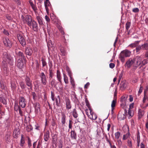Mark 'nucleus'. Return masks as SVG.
Here are the masks:
<instances>
[{"instance_id": "1", "label": "nucleus", "mask_w": 148, "mask_h": 148, "mask_svg": "<svg viewBox=\"0 0 148 148\" xmlns=\"http://www.w3.org/2000/svg\"><path fill=\"white\" fill-rule=\"evenodd\" d=\"M6 58L7 59H6V61L3 60L2 62V67L3 68H6V67L7 66V62H8L11 65H12L13 63V59L11 57L7 55Z\"/></svg>"}, {"instance_id": "2", "label": "nucleus", "mask_w": 148, "mask_h": 148, "mask_svg": "<svg viewBox=\"0 0 148 148\" xmlns=\"http://www.w3.org/2000/svg\"><path fill=\"white\" fill-rule=\"evenodd\" d=\"M23 22L27 24L30 27L32 25V23L33 21L32 16L30 15H27L23 16H22Z\"/></svg>"}, {"instance_id": "3", "label": "nucleus", "mask_w": 148, "mask_h": 148, "mask_svg": "<svg viewBox=\"0 0 148 148\" xmlns=\"http://www.w3.org/2000/svg\"><path fill=\"white\" fill-rule=\"evenodd\" d=\"M18 39L20 43L23 47H25L26 44V41L23 36L20 34L17 35Z\"/></svg>"}, {"instance_id": "4", "label": "nucleus", "mask_w": 148, "mask_h": 148, "mask_svg": "<svg viewBox=\"0 0 148 148\" xmlns=\"http://www.w3.org/2000/svg\"><path fill=\"white\" fill-rule=\"evenodd\" d=\"M25 81L26 85L29 87V88L31 90H32V81L27 76H26L25 79Z\"/></svg>"}, {"instance_id": "5", "label": "nucleus", "mask_w": 148, "mask_h": 148, "mask_svg": "<svg viewBox=\"0 0 148 148\" xmlns=\"http://www.w3.org/2000/svg\"><path fill=\"white\" fill-rule=\"evenodd\" d=\"M89 110L90 111V114L88 116V117L90 119L95 120L97 118V115L95 113L92 112V109L89 108Z\"/></svg>"}, {"instance_id": "6", "label": "nucleus", "mask_w": 148, "mask_h": 148, "mask_svg": "<svg viewBox=\"0 0 148 148\" xmlns=\"http://www.w3.org/2000/svg\"><path fill=\"white\" fill-rule=\"evenodd\" d=\"M141 58L139 56H136L135 58L133 59V61L134 63H136V65L135 66L136 67L140 65H141Z\"/></svg>"}, {"instance_id": "7", "label": "nucleus", "mask_w": 148, "mask_h": 148, "mask_svg": "<svg viewBox=\"0 0 148 148\" xmlns=\"http://www.w3.org/2000/svg\"><path fill=\"white\" fill-rule=\"evenodd\" d=\"M26 101L25 99L23 97H21L19 100V104L22 108H24L26 106Z\"/></svg>"}, {"instance_id": "8", "label": "nucleus", "mask_w": 148, "mask_h": 148, "mask_svg": "<svg viewBox=\"0 0 148 148\" xmlns=\"http://www.w3.org/2000/svg\"><path fill=\"white\" fill-rule=\"evenodd\" d=\"M3 42L4 45L6 47L10 48L12 46V43L11 41L8 38H5L3 39Z\"/></svg>"}, {"instance_id": "9", "label": "nucleus", "mask_w": 148, "mask_h": 148, "mask_svg": "<svg viewBox=\"0 0 148 148\" xmlns=\"http://www.w3.org/2000/svg\"><path fill=\"white\" fill-rule=\"evenodd\" d=\"M131 52L128 50H123L122 51L120 54V56L124 57H129L130 55Z\"/></svg>"}, {"instance_id": "10", "label": "nucleus", "mask_w": 148, "mask_h": 148, "mask_svg": "<svg viewBox=\"0 0 148 148\" xmlns=\"http://www.w3.org/2000/svg\"><path fill=\"white\" fill-rule=\"evenodd\" d=\"M41 78V81L42 83L44 85H46L47 83V78L46 77L43 72L41 73L40 76Z\"/></svg>"}, {"instance_id": "11", "label": "nucleus", "mask_w": 148, "mask_h": 148, "mask_svg": "<svg viewBox=\"0 0 148 148\" xmlns=\"http://www.w3.org/2000/svg\"><path fill=\"white\" fill-rule=\"evenodd\" d=\"M16 54L17 57L19 58V59H21L22 60H23L25 61H26V56L23 52L19 51Z\"/></svg>"}, {"instance_id": "12", "label": "nucleus", "mask_w": 148, "mask_h": 148, "mask_svg": "<svg viewBox=\"0 0 148 148\" xmlns=\"http://www.w3.org/2000/svg\"><path fill=\"white\" fill-rule=\"evenodd\" d=\"M32 29L33 30L36 32H37L38 30V24L34 20L33 21L32 23Z\"/></svg>"}, {"instance_id": "13", "label": "nucleus", "mask_w": 148, "mask_h": 148, "mask_svg": "<svg viewBox=\"0 0 148 148\" xmlns=\"http://www.w3.org/2000/svg\"><path fill=\"white\" fill-rule=\"evenodd\" d=\"M65 101L66 108L67 109H69L71 108V102L69 99L67 97L65 98Z\"/></svg>"}, {"instance_id": "14", "label": "nucleus", "mask_w": 148, "mask_h": 148, "mask_svg": "<svg viewBox=\"0 0 148 148\" xmlns=\"http://www.w3.org/2000/svg\"><path fill=\"white\" fill-rule=\"evenodd\" d=\"M20 134V130L18 128H16L14 130L13 135L14 138H17Z\"/></svg>"}, {"instance_id": "15", "label": "nucleus", "mask_w": 148, "mask_h": 148, "mask_svg": "<svg viewBox=\"0 0 148 148\" xmlns=\"http://www.w3.org/2000/svg\"><path fill=\"white\" fill-rule=\"evenodd\" d=\"M32 49L29 47H27L25 49V53L28 56H31L32 55Z\"/></svg>"}, {"instance_id": "16", "label": "nucleus", "mask_w": 148, "mask_h": 148, "mask_svg": "<svg viewBox=\"0 0 148 148\" xmlns=\"http://www.w3.org/2000/svg\"><path fill=\"white\" fill-rule=\"evenodd\" d=\"M23 60L21 59H19L17 61V66L21 69L23 67Z\"/></svg>"}, {"instance_id": "17", "label": "nucleus", "mask_w": 148, "mask_h": 148, "mask_svg": "<svg viewBox=\"0 0 148 148\" xmlns=\"http://www.w3.org/2000/svg\"><path fill=\"white\" fill-rule=\"evenodd\" d=\"M44 140L46 142L48 141L49 138V131L46 132L44 135Z\"/></svg>"}, {"instance_id": "18", "label": "nucleus", "mask_w": 148, "mask_h": 148, "mask_svg": "<svg viewBox=\"0 0 148 148\" xmlns=\"http://www.w3.org/2000/svg\"><path fill=\"white\" fill-rule=\"evenodd\" d=\"M36 18L38 23L40 25H44L42 21V18L40 16H37Z\"/></svg>"}, {"instance_id": "19", "label": "nucleus", "mask_w": 148, "mask_h": 148, "mask_svg": "<svg viewBox=\"0 0 148 148\" xmlns=\"http://www.w3.org/2000/svg\"><path fill=\"white\" fill-rule=\"evenodd\" d=\"M44 5L45 9L47 12L48 11V6H49L50 4V2L49 0H46L44 2Z\"/></svg>"}, {"instance_id": "20", "label": "nucleus", "mask_w": 148, "mask_h": 148, "mask_svg": "<svg viewBox=\"0 0 148 148\" xmlns=\"http://www.w3.org/2000/svg\"><path fill=\"white\" fill-rule=\"evenodd\" d=\"M134 63L133 59L131 60H129L126 63L125 66H127L128 68L130 67L131 65Z\"/></svg>"}, {"instance_id": "21", "label": "nucleus", "mask_w": 148, "mask_h": 148, "mask_svg": "<svg viewBox=\"0 0 148 148\" xmlns=\"http://www.w3.org/2000/svg\"><path fill=\"white\" fill-rule=\"evenodd\" d=\"M71 136L72 139L76 140L77 139V135L75 131L72 130L71 132Z\"/></svg>"}, {"instance_id": "22", "label": "nucleus", "mask_w": 148, "mask_h": 148, "mask_svg": "<svg viewBox=\"0 0 148 148\" xmlns=\"http://www.w3.org/2000/svg\"><path fill=\"white\" fill-rule=\"evenodd\" d=\"M127 84L125 81L121 82L120 84V87L123 90L126 87Z\"/></svg>"}, {"instance_id": "23", "label": "nucleus", "mask_w": 148, "mask_h": 148, "mask_svg": "<svg viewBox=\"0 0 148 148\" xmlns=\"http://www.w3.org/2000/svg\"><path fill=\"white\" fill-rule=\"evenodd\" d=\"M57 77L59 81L61 83V73L60 71L58 70L57 71Z\"/></svg>"}, {"instance_id": "24", "label": "nucleus", "mask_w": 148, "mask_h": 148, "mask_svg": "<svg viewBox=\"0 0 148 148\" xmlns=\"http://www.w3.org/2000/svg\"><path fill=\"white\" fill-rule=\"evenodd\" d=\"M34 107L35 111L36 112H38L39 111H40V104L38 103H36L35 104Z\"/></svg>"}, {"instance_id": "25", "label": "nucleus", "mask_w": 148, "mask_h": 148, "mask_svg": "<svg viewBox=\"0 0 148 148\" xmlns=\"http://www.w3.org/2000/svg\"><path fill=\"white\" fill-rule=\"evenodd\" d=\"M0 101L4 104L6 105L7 104L6 100L4 99L3 96L2 95H0Z\"/></svg>"}, {"instance_id": "26", "label": "nucleus", "mask_w": 148, "mask_h": 148, "mask_svg": "<svg viewBox=\"0 0 148 148\" xmlns=\"http://www.w3.org/2000/svg\"><path fill=\"white\" fill-rule=\"evenodd\" d=\"M66 116L64 114H62L61 122L63 125L65 124V123Z\"/></svg>"}, {"instance_id": "27", "label": "nucleus", "mask_w": 148, "mask_h": 148, "mask_svg": "<svg viewBox=\"0 0 148 148\" xmlns=\"http://www.w3.org/2000/svg\"><path fill=\"white\" fill-rule=\"evenodd\" d=\"M51 19L54 22V23H56L58 21V19L54 15L52 14V15L51 16Z\"/></svg>"}, {"instance_id": "28", "label": "nucleus", "mask_w": 148, "mask_h": 148, "mask_svg": "<svg viewBox=\"0 0 148 148\" xmlns=\"http://www.w3.org/2000/svg\"><path fill=\"white\" fill-rule=\"evenodd\" d=\"M6 85L4 82H0V87L1 89L5 90L6 88Z\"/></svg>"}, {"instance_id": "29", "label": "nucleus", "mask_w": 148, "mask_h": 148, "mask_svg": "<svg viewBox=\"0 0 148 148\" xmlns=\"http://www.w3.org/2000/svg\"><path fill=\"white\" fill-rule=\"evenodd\" d=\"M33 127L31 125H29L27 126L26 127V129L27 132H29L32 130Z\"/></svg>"}, {"instance_id": "30", "label": "nucleus", "mask_w": 148, "mask_h": 148, "mask_svg": "<svg viewBox=\"0 0 148 148\" xmlns=\"http://www.w3.org/2000/svg\"><path fill=\"white\" fill-rule=\"evenodd\" d=\"M139 41H135L134 43L131 44L130 45V46L131 47H135L138 46Z\"/></svg>"}, {"instance_id": "31", "label": "nucleus", "mask_w": 148, "mask_h": 148, "mask_svg": "<svg viewBox=\"0 0 148 148\" xmlns=\"http://www.w3.org/2000/svg\"><path fill=\"white\" fill-rule=\"evenodd\" d=\"M60 50L62 53V55L64 56L65 55V51L64 47H62L60 48Z\"/></svg>"}, {"instance_id": "32", "label": "nucleus", "mask_w": 148, "mask_h": 148, "mask_svg": "<svg viewBox=\"0 0 148 148\" xmlns=\"http://www.w3.org/2000/svg\"><path fill=\"white\" fill-rule=\"evenodd\" d=\"M141 46L142 49L143 50H146L148 49V44L147 43L144 44Z\"/></svg>"}, {"instance_id": "33", "label": "nucleus", "mask_w": 148, "mask_h": 148, "mask_svg": "<svg viewBox=\"0 0 148 148\" xmlns=\"http://www.w3.org/2000/svg\"><path fill=\"white\" fill-rule=\"evenodd\" d=\"M25 142L24 138L23 137V135H21V138L20 142V145L21 147L23 146V145L25 143Z\"/></svg>"}, {"instance_id": "34", "label": "nucleus", "mask_w": 148, "mask_h": 148, "mask_svg": "<svg viewBox=\"0 0 148 148\" xmlns=\"http://www.w3.org/2000/svg\"><path fill=\"white\" fill-rule=\"evenodd\" d=\"M10 133L9 132H8L6 136H5V138L6 139V140L9 142V140L10 139Z\"/></svg>"}, {"instance_id": "35", "label": "nucleus", "mask_w": 148, "mask_h": 148, "mask_svg": "<svg viewBox=\"0 0 148 148\" xmlns=\"http://www.w3.org/2000/svg\"><path fill=\"white\" fill-rule=\"evenodd\" d=\"M144 114V112L143 111H139L138 112V118L139 119H140L142 116Z\"/></svg>"}, {"instance_id": "36", "label": "nucleus", "mask_w": 148, "mask_h": 148, "mask_svg": "<svg viewBox=\"0 0 148 148\" xmlns=\"http://www.w3.org/2000/svg\"><path fill=\"white\" fill-rule=\"evenodd\" d=\"M63 76L64 77V81L65 83L66 84H67L68 83L69 81L68 80V78L66 75L64 74H63Z\"/></svg>"}, {"instance_id": "37", "label": "nucleus", "mask_w": 148, "mask_h": 148, "mask_svg": "<svg viewBox=\"0 0 148 148\" xmlns=\"http://www.w3.org/2000/svg\"><path fill=\"white\" fill-rule=\"evenodd\" d=\"M116 99H114L112 102L111 107L112 108H114L115 106L116 103Z\"/></svg>"}, {"instance_id": "38", "label": "nucleus", "mask_w": 148, "mask_h": 148, "mask_svg": "<svg viewBox=\"0 0 148 148\" xmlns=\"http://www.w3.org/2000/svg\"><path fill=\"white\" fill-rule=\"evenodd\" d=\"M73 116L75 118H76L77 117L78 114L77 113V112L75 109H74L73 110Z\"/></svg>"}, {"instance_id": "39", "label": "nucleus", "mask_w": 148, "mask_h": 148, "mask_svg": "<svg viewBox=\"0 0 148 148\" xmlns=\"http://www.w3.org/2000/svg\"><path fill=\"white\" fill-rule=\"evenodd\" d=\"M131 23L130 22H127L126 24V30H128L130 26Z\"/></svg>"}, {"instance_id": "40", "label": "nucleus", "mask_w": 148, "mask_h": 148, "mask_svg": "<svg viewBox=\"0 0 148 148\" xmlns=\"http://www.w3.org/2000/svg\"><path fill=\"white\" fill-rule=\"evenodd\" d=\"M130 133L128 132V133H127L126 134L123 135V139L124 140H126L130 136Z\"/></svg>"}, {"instance_id": "41", "label": "nucleus", "mask_w": 148, "mask_h": 148, "mask_svg": "<svg viewBox=\"0 0 148 148\" xmlns=\"http://www.w3.org/2000/svg\"><path fill=\"white\" fill-rule=\"evenodd\" d=\"M20 85L22 89H25V88L26 86L23 82H20Z\"/></svg>"}, {"instance_id": "42", "label": "nucleus", "mask_w": 148, "mask_h": 148, "mask_svg": "<svg viewBox=\"0 0 148 148\" xmlns=\"http://www.w3.org/2000/svg\"><path fill=\"white\" fill-rule=\"evenodd\" d=\"M32 94L33 96V99L35 100L37 99V96L35 93V92H32Z\"/></svg>"}, {"instance_id": "43", "label": "nucleus", "mask_w": 148, "mask_h": 148, "mask_svg": "<svg viewBox=\"0 0 148 148\" xmlns=\"http://www.w3.org/2000/svg\"><path fill=\"white\" fill-rule=\"evenodd\" d=\"M14 110L16 111H17L20 108V107L17 104H15L14 106Z\"/></svg>"}, {"instance_id": "44", "label": "nucleus", "mask_w": 148, "mask_h": 148, "mask_svg": "<svg viewBox=\"0 0 148 148\" xmlns=\"http://www.w3.org/2000/svg\"><path fill=\"white\" fill-rule=\"evenodd\" d=\"M16 85L14 82H11V87L13 89L15 88Z\"/></svg>"}, {"instance_id": "45", "label": "nucleus", "mask_w": 148, "mask_h": 148, "mask_svg": "<svg viewBox=\"0 0 148 148\" xmlns=\"http://www.w3.org/2000/svg\"><path fill=\"white\" fill-rule=\"evenodd\" d=\"M127 98V97H125V96H122L121 98V102H125V100Z\"/></svg>"}, {"instance_id": "46", "label": "nucleus", "mask_w": 148, "mask_h": 148, "mask_svg": "<svg viewBox=\"0 0 148 148\" xmlns=\"http://www.w3.org/2000/svg\"><path fill=\"white\" fill-rule=\"evenodd\" d=\"M70 80L71 84L73 86V87H74L75 86V84L74 79L72 78V77H71L70 78Z\"/></svg>"}, {"instance_id": "47", "label": "nucleus", "mask_w": 148, "mask_h": 148, "mask_svg": "<svg viewBox=\"0 0 148 148\" xmlns=\"http://www.w3.org/2000/svg\"><path fill=\"white\" fill-rule=\"evenodd\" d=\"M49 78H52L53 75V74L52 72V69H51V68L49 70Z\"/></svg>"}, {"instance_id": "48", "label": "nucleus", "mask_w": 148, "mask_h": 148, "mask_svg": "<svg viewBox=\"0 0 148 148\" xmlns=\"http://www.w3.org/2000/svg\"><path fill=\"white\" fill-rule=\"evenodd\" d=\"M115 138L117 139L119 138L120 136V133L119 132H117L115 134Z\"/></svg>"}, {"instance_id": "49", "label": "nucleus", "mask_w": 148, "mask_h": 148, "mask_svg": "<svg viewBox=\"0 0 148 148\" xmlns=\"http://www.w3.org/2000/svg\"><path fill=\"white\" fill-rule=\"evenodd\" d=\"M51 98L52 101L54 102L55 99L54 94L53 93V92L52 91H51Z\"/></svg>"}, {"instance_id": "50", "label": "nucleus", "mask_w": 148, "mask_h": 148, "mask_svg": "<svg viewBox=\"0 0 148 148\" xmlns=\"http://www.w3.org/2000/svg\"><path fill=\"white\" fill-rule=\"evenodd\" d=\"M60 101H59V100L57 98H56V103L57 106L59 107L60 106Z\"/></svg>"}, {"instance_id": "51", "label": "nucleus", "mask_w": 148, "mask_h": 148, "mask_svg": "<svg viewBox=\"0 0 148 148\" xmlns=\"http://www.w3.org/2000/svg\"><path fill=\"white\" fill-rule=\"evenodd\" d=\"M147 63V60H144L142 62V63L141 64V66L140 67V68H141L142 65H144Z\"/></svg>"}, {"instance_id": "52", "label": "nucleus", "mask_w": 148, "mask_h": 148, "mask_svg": "<svg viewBox=\"0 0 148 148\" xmlns=\"http://www.w3.org/2000/svg\"><path fill=\"white\" fill-rule=\"evenodd\" d=\"M42 66L44 67L46 66L47 65V63L43 59H42Z\"/></svg>"}, {"instance_id": "53", "label": "nucleus", "mask_w": 148, "mask_h": 148, "mask_svg": "<svg viewBox=\"0 0 148 148\" xmlns=\"http://www.w3.org/2000/svg\"><path fill=\"white\" fill-rule=\"evenodd\" d=\"M132 11L135 13H137L139 12V9L138 8H135L133 9Z\"/></svg>"}, {"instance_id": "54", "label": "nucleus", "mask_w": 148, "mask_h": 148, "mask_svg": "<svg viewBox=\"0 0 148 148\" xmlns=\"http://www.w3.org/2000/svg\"><path fill=\"white\" fill-rule=\"evenodd\" d=\"M142 49L141 46H139L136 48V50L137 52H138L140 50Z\"/></svg>"}, {"instance_id": "55", "label": "nucleus", "mask_w": 148, "mask_h": 148, "mask_svg": "<svg viewBox=\"0 0 148 148\" xmlns=\"http://www.w3.org/2000/svg\"><path fill=\"white\" fill-rule=\"evenodd\" d=\"M119 58H120L121 61L123 63H124V62H125V59H124L125 57H124L123 56H120V55Z\"/></svg>"}, {"instance_id": "56", "label": "nucleus", "mask_w": 148, "mask_h": 148, "mask_svg": "<svg viewBox=\"0 0 148 148\" xmlns=\"http://www.w3.org/2000/svg\"><path fill=\"white\" fill-rule=\"evenodd\" d=\"M127 142H128V145L130 147H132V145L131 141V140H129Z\"/></svg>"}, {"instance_id": "57", "label": "nucleus", "mask_w": 148, "mask_h": 148, "mask_svg": "<svg viewBox=\"0 0 148 148\" xmlns=\"http://www.w3.org/2000/svg\"><path fill=\"white\" fill-rule=\"evenodd\" d=\"M115 66V64L113 63H110L109 64V66L110 68L111 69H113L114 68Z\"/></svg>"}, {"instance_id": "58", "label": "nucleus", "mask_w": 148, "mask_h": 148, "mask_svg": "<svg viewBox=\"0 0 148 148\" xmlns=\"http://www.w3.org/2000/svg\"><path fill=\"white\" fill-rule=\"evenodd\" d=\"M18 110L19 112V114L21 116H23V111L21 110V108Z\"/></svg>"}, {"instance_id": "59", "label": "nucleus", "mask_w": 148, "mask_h": 148, "mask_svg": "<svg viewBox=\"0 0 148 148\" xmlns=\"http://www.w3.org/2000/svg\"><path fill=\"white\" fill-rule=\"evenodd\" d=\"M28 146L29 147H31V146H32L31 140H30L29 138H28Z\"/></svg>"}, {"instance_id": "60", "label": "nucleus", "mask_w": 148, "mask_h": 148, "mask_svg": "<svg viewBox=\"0 0 148 148\" xmlns=\"http://www.w3.org/2000/svg\"><path fill=\"white\" fill-rule=\"evenodd\" d=\"M45 20L47 22H49L50 21V18L47 15L45 16Z\"/></svg>"}, {"instance_id": "61", "label": "nucleus", "mask_w": 148, "mask_h": 148, "mask_svg": "<svg viewBox=\"0 0 148 148\" xmlns=\"http://www.w3.org/2000/svg\"><path fill=\"white\" fill-rule=\"evenodd\" d=\"M67 72H68V74L70 78H71V77H71V76H72L71 73V71L70 70H67Z\"/></svg>"}, {"instance_id": "62", "label": "nucleus", "mask_w": 148, "mask_h": 148, "mask_svg": "<svg viewBox=\"0 0 148 148\" xmlns=\"http://www.w3.org/2000/svg\"><path fill=\"white\" fill-rule=\"evenodd\" d=\"M71 120H70L69 121V129H72V124L71 123Z\"/></svg>"}, {"instance_id": "63", "label": "nucleus", "mask_w": 148, "mask_h": 148, "mask_svg": "<svg viewBox=\"0 0 148 148\" xmlns=\"http://www.w3.org/2000/svg\"><path fill=\"white\" fill-rule=\"evenodd\" d=\"M134 103H132V104H131L130 105L129 108V109H131L133 108L134 107Z\"/></svg>"}, {"instance_id": "64", "label": "nucleus", "mask_w": 148, "mask_h": 148, "mask_svg": "<svg viewBox=\"0 0 148 148\" xmlns=\"http://www.w3.org/2000/svg\"><path fill=\"white\" fill-rule=\"evenodd\" d=\"M15 1L18 5H20L21 4V2L19 0H15Z\"/></svg>"}]
</instances>
